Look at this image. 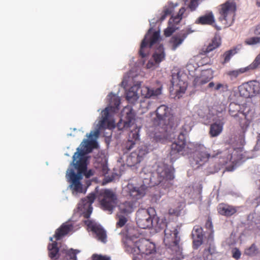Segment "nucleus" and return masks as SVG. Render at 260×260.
<instances>
[{
    "instance_id": "nucleus-1",
    "label": "nucleus",
    "mask_w": 260,
    "mask_h": 260,
    "mask_svg": "<svg viewBox=\"0 0 260 260\" xmlns=\"http://www.w3.org/2000/svg\"><path fill=\"white\" fill-rule=\"evenodd\" d=\"M95 198L100 203L101 208L111 213L118 203L116 193L111 189H104L97 191L95 194L92 192L86 198L82 199L78 204V209L82 212L84 218H88L92 211V204Z\"/></svg>"
},
{
    "instance_id": "nucleus-2",
    "label": "nucleus",
    "mask_w": 260,
    "mask_h": 260,
    "mask_svg": "<svg viewBox=\"0 0 260 260\" xmlns=\"http://www.w3.org/2000/svg\"><path fill=\"white\" fill-rule=\"evenodd\" d=\"M87 160L85 152L82 150L78 153H75L73 156V164L77 173L76 174L73 169H69L66 177L71 183V188L75 191L82 192V184L80 181L83 175L88 178L93 175L91 170H87Z\"/></svg>"
},
{
    "instance_id": "nucleus-3",
    "label": "nucleus",
    "mask_w": 260,
    "mask_h": 260,
    "mask_svg": "<svg viewBox=\"0 0 260 260\" xmlns=\"http://www.w3.org/2000/svg\"><path fill=\"white\" fill-rule=\"evenodd\" d=\"M174 168L162 164L158 166L155 170L148 174L149 178L142 177L145 180L144 182L151 187L161 184L169 187L171 185L169 181L174 179Z\"/></svg>"
},
{
    "instance_id": "nucleus-4",
    "label": "nucleus",
    "mask_w": 260,
    "mask_h": 260,
    "mask_svg": "<svg viewBox=\"0 0 260 260\" xmlns=\"http://www.w3.org/2000/svg\"><path fill=\"white\" fill-rule=\"evenodd\" d=\"M218 157L222 159L220 162L222 164H228L232 160V155L229 150L221 151L212 148H207L203 146H200L196 153L197 164L201 165L207 162L210 158Z\"/></svg>"
},
{
    "instance_id": "nucleus-5",
    "label": "nucleus",
    "mask_w": 260,
    "mask_h": 260,
    "mask_svg": "<svg viewBox=\"0 0 260 260\" xmlns=\"http://www.w3.org/2000/svg\"><path fill=\"white\" fill-rule=\"evenodd\" d=\"M156 117L154 118V123L156 125L155 129L159 131V134L155 136L156 139H160L162 134L167 131V126L173 120V116L170 109L165 105L159 106L155 111Z\"/></svg>"
},
{
    "instance_id": "nucleus-6",
    "label": "nucleus",
    "mask_w": 260,
    "mask_h": 260,
    "mask_svg": "<svg viewBox=\"0 0 260 260\" xmlns=\"http://www.w3.org/2000/svg\"><path fill=\"white\" fill-rule=\"evenodd\" d=\"M125 249L134 255L151 254L155 249V244L146 239H141L134 242L128 239L124 243Z\"/></svg>"
},
{
    "instance_id": "nucleus-7",
    "label": "nucleus",
    "mask_w": 260,
    "mask_h": 260,
    "mask_svg": "<svg viewBox=\"0 0 260 260\" xmlns=\"http://www.w3.org/2000/svg\"><path fill=\"white\" fill-rule=\"evenodd\" d=\"M178 226H172L170 224L166 225L165 230L164 243L168 249H170L173 254H178L180 252L179 242L180 237L178 236Z\"/></svg>"
},
{
    "instance_id": "nucleus-8",
    "label": "nucleus",
    "mask_w": 260,
    "mask_h": 260,
    "mask_svg": "<svg viewBox=\"0 0 260 260\" xmlns=\"http://www.w3.org/2000/svg\"><path fill=\"white\" fill-rule=\"evenodd\" d=\"M236 3L233 1H227L219 6V20L222 22L226 26H231L234 21V17L236 11Z\"/></svg>"
},
{
    "instance_id": "nucleus-9",
    "label": "nucleus",
    "mask_w": 260,
    "mask_h": 260,
    "mask_svg": "<svg viewBox=\"0 0 260 260\" xmlns=\"http://www.w3.org/2000/svg\"><path fill=\"white\" fill-rule=\"evenodd\" d=\"M143 178V183L140 185L134 183H128L126 185V191L129 198L134 201L141 199L146 194L148 187H151L144 182Z\"/></svg>"
},
{
    "instance_id": "nucleus-10",
    "label": "nucleus",
    "mask_w": 260,
    "mask_h": 260,
    "mask_svg": "<svg viewBox=\"0 0 260 260\" xmlns=\"http://www.w3.org/2000/svg\"><path fill=\"white\" fill-rule=\"evenodd\" d=\"M190 152L189 148L186 146V139H180L179 136L176 142L173 143L171 146L170 152V160L173 163L180 155H184Z\"/></svg>"
},
{
    "instance_id": "nucleus-11",
    "label": "nucleus",
    "mask_w": 260,
    "mask_h": 260,
    "mask_svg": "<svg viewBox=\"0 0 260 260\" xmlns=\"http://www.w3.org/2000/svg\"><path fill=\"white\" fill-rule=\"evenodd\" d=\"M150 30L151 29H150L146 34L140 45L139 53V55L142 58L146 57L149 54L150 48L157 43L160 38L159 32L155 31L150 38L148 39L149 37Z\"/></svg>"
},
{
    "instance_id": "nucleus-12",
    "label": "nucleus",
    "mask_w": 260,
    "mask_h": 260,
    "mask_svg": "<svg viewBox=\"0 0 260 260\" xmlns=\"http://www.w3.org/2000/svg\"><path fill=\"white\" fill-rule=\"evenodd\" d=\"M240 94L245 98L253 97L260 94V82L251 81L243 83L239 87Z\"/></svg>"
},
{
    "instance_id": "nucleus-13",
    "label": "nucleus",
    "mask_w": 260,
    "mask_h": 260,
    "mask_svg": "<svg viewBox=\"0 0 260 260\" xmlns=\"http://www.w3.org/2000/svg\"><path fill=\"white\" fill-rule=\"evenodd\" d=\"M186 75L182 73H173L172 75L171 84L172 88L177 95L185 93L187 83L185 81Z\"/></svg>"
},
{
    "instance_id": "nucleus-14",
    "label": "nucleus",
    "mask_w": 260,
    "mask_h": 260,
    "mask_svg": "<svg viewBox=\"0 0 260 260\" xmlns=\"http://www.w3.org/2000/svg\"><path fill=\"white\" fill-rule=\"evenodd\" d=\"M136 221L138 226L141 229L151 228L153 226V220L149 210L138 211L136 215Z\"/></svg>"
},
{
    "instance_id": "nucleus-15",
    "label": "nucleus",
    "mask_w": 260,
    "mask_h": 260,
    "mask_svg": "<svg viewBox=\"0 0 260 260\" xmlns=\"http://www.w3.org/2000/svg\"><path fill=\"white\" fill-rule=\"evenodd\" d=\"M99 133L100 132L96 130L94 132H91L89 134H87V137L91 139V140H84L80 145L81 148H78L77 149V151L76 153H78L82 150L85 152V155L86 153L90 152L92 149L96 148L98 143L95 140H92V139L93 137L97 138L99 136Z\"/></svg>"
},
{
    "instance_id": "nucleus-16",
    "label": "nucleus",
    "mask_w": 260,
    "mask_h": 260,
    "mask_svg": "<svg viewBox=\"0 0 260 260\" xmlns=\"http://www.w3.org/2000/svg\"><path fill=\"white\" fill-rule=\"evenodd\" d=\"M148 152L147 148L142 147L132 152L127 157L126 162L128 166L133 167L140 163L144 156Z\"/></svg>"
},
{
    "instance_id": "nucleus-17",
    "label": "nucleus",
    "mask_w": 260,
    "mask_h": 260,
    "mask_svg": "<svg viewBox=\"0 0 260 260\" xmlns=\"http://www.w3.org/2000/svg\"><path fill=\"white\" fill-rule=\"evenodd\" d=\"M102 118L99 121L98 126L99 131L100 129L105 128H112L114 127V122L112 120H109L110 112L109 108L107 107L102 112Z\"/></svg>"
},
{
    "instance_id": "nucleus-18",
    "label": "nucleus",
    "mask_w": 260,
    "mask_h": 260,
    "mask_svg": "<svg viewBox=\"0 0 260 260\" xmlns=\"http://www.w3.org/2000/svg\"><path fill=\"white\" fill-rule=\"evenodd\" d=\"M224 124V118L217 117L213 119V122L210 125L209 134L211 137H215L220 134Z\"/></svg>"
},
{
    "instance_id": "nucleus-19",
    "label": "nucleus",
    "mask_w": 260,
    "mask_h": 260,
    "mask_svg": "<svg viewBox=\"0 0 260 260\" xmlns=\"http://www.w3.org/2000/svg\"><path fill=\"white\" fill-rule=\"evenodd\" d=\"M88 228L96 235L98 240L105 243L106 241L107 235L105 231L100 225L93 222L90 220L86 221Z\"/></svg>"
},
{
    "instance_id": "nucleus-20",
    "label": "nucleus",
    "mask_w": 260,
    "mask_h": 260,
    "mask_svg": "<svg viewBox=\"0 0 260 260\" xmlns=\"http://www.w3.org/2000/svg\"><path fill=\"white\" fill-rule=\"evenodd\" d=\"M191 32V31L189 29H187L182 30L178 34L172 36L170 41V43L172 45V49L174 51L175 50Z\"/></svg>"
},
{
    "instance_id": "nucleus-21",
    "label": "nucleus",
    "mask_w": 260,
    "mask_h": 260,
    "mask_svg": "<svg viewBox=\"0 0 260 260\" xmlns=\"http://www.w3.org/2000/svg\"><path fill=\"white\" fill-rule=\"evenodd\" d=\"M229 112L232 116L237 118V120L239 122L241 128L243 131L246 130L252 121V117L249 115V114H246L243 112L238 113L236 114H233L231 110L229 111Z\"/></svg>"
},
{
    "instance_id": "nucleus-22",
    "label": "nucleus",
    "mask_w": 260,
    "mask_h": 260,
    "mask_svg": "<svg viewBox=\"0 0 260 260\" xmlns=\"http://www.w3.org/2000/svg\"><path fill=\"white\" fill-rule=\"evenodd\" d=\"M74 226L70 222H66L62 223L58 228L55 233L54 237L56 241L60 240L63 237L66 236L73 230Z\"/></svg>"
},
{
    "instance_id": "nucleus-23",
    "label": "nucleus",
    "mask_w": 260,
    "mask_h": 260,
    "mask_svg": "<svg viewBox=\"0 0 260 260\" xmlns=\"http://www.w3.org/2000/svg\"><path fill=\"white\" fill-rule=\"evenodd\" d=\"M192 235L193 238V246L194 249H198L203 243L204 234L203 229L199 225L194 226Z\"/></svg>"
},
{
    "instance_id": "nucleus-24",
    "label": "nucleus",
    "mask_w": 260,
    "mask_h": 260,
    "mask_svg": "<svg viewBox=\"0 0 260 260\" xmlns=\"http://www.w3.org/2000/svg\"><path fill=\"white\" fill-rule=\"evenodd\" d=\"M218 213L226 217H230L237 211V207L227 204L220 203L217 207Z\"/></svg>"
},
{
    "instance_id": "nucleus-25",
    "label": "nucleus",
    "mask_w": 260,
    "mask_h": 260,
    "mask_svg": "<svg viewBox=\"0 0 260 260\" xmlns=\"http://www.w3.org/2000/svg\"><path fill=\"white\" fill-rule=\"evenodd\" d=\"M139 129L137 127L132 131L129 134V138L126 142L124 144V148L127 150H131L136 144V141L139 140Z\"/></svg>"
},
{
    "instance_id": "nucleus-26",
    "label": "nucleus",
    "mask_w": 260,
    "mask_h": 260,
    "mask_svg": "<svg viewBox=\"0 0 260 260\" xmlns=\"http://www.w3.org/2000/svg\"><path fill=\"white\" fill-rule=\"evenodd\" d=\"M125 120L120 119L117 123V127L119 130L127 129L133 124L134 116L132 112L127 113Z\"/></svg>"
},
{
    "instance_id": "nucleus-27",
    "label": "nucleus",
    "mask_w": 260,
    "mask_h": 260,
    "mask_svg": "<svg viewBox=\"0 0 260 260\" xmlns=\"http://www.w3.org/2000/svg\"><path fill=\"white\" fill-rule=\"evenodd\" d=\"M193 126V122L191 117H187L185 118V122L182 125L178 136L180 139H186V136L191 130Z\"/></svg>"
},
{
    "instance_id": "nucleus-28",
    "label": "nucleus",
    "mask_w": 260,
    "mask_h": 260,
    "mask_svg": "<svg viewBox=\"0 0 260 260\" xmlns=\"http://www.w3.org/2000/svg\"><path fill=\"white\" fill-rule=\"evenodd\" d=\"M221 45V39L219 37H214L210 43L206 47L202 49L201 54H206L212 51L213 50L219 47Z\"/></svg>"
},
{
    "instance_id": "nucleus-29",
    "label": "nucleus",
    "mask_w": 260,
    "mask_h": 260,
    "mask_svg": "<svg viewBox=\"0 0 260 260\" xmlns=\"http://www.w3.org/2000/svg\"><path fill=\"white\" fill-rule=\"evenodd\" d=\"M48 256L51 260H57L59 257V248L56 241H53L48 245Z\"/></svg>"
},
{
    "instance_id": "nucleus-30",
    "label": "nucleus",
    "mask_w": 260,
    "mask_h": 260,
    "mask_svg": "<svg viewBox=\"0 0 260 260\" xmlns=\"http://www.w3.org/2000/svg\"><path fill=\"white\" fill-rule=\"evenodd\" d=\"M215 22L214 16L212 12L199 17L196 20V23L202 25H212Z\"/></svg>"
},
{
    "instance_id": "nucleus-31",
    "label": "nucleus",
    "mask_w": 260,
    "mask_h": 260,
    "mask_svg": "<svg viewBox=\"0 0 260 260\" xmlns=\"http://www.w3.org/2000/svg\"><path fill=\"white\" fill-rule=\"evenodd\" d=\"M152 58L153 61H155L156 63H158V64L165 59V53L164 48L162 45L158 46L157 50L153 53Z\"/></svg>"
},
{
    "instance_id": "nucleus-32",
    "label": "nucleus",
    "mask_w": 260,
    "mask_h": 260,
    "mask_svg": "<svg viewBox=\"0 0 260 260\" xmlns=\"http://www.w3.org/2000/svg\"><path fill=\"white\" fill-rule=\"evenodd\" d=\"M142 94L145 98H149L152 96H157L161 94V87L157 88L155 89H150L147 87H144L141 90Z\"/></svg>"
},
{
    "instance_id": "nucleus-33",
    "label": "nucleus",
    "mask_w": 260,
    "mask_h": 260,
    "mask_svg": "<svg viewBox=\"0 0 260 260\" xmlns=\"http://www.w3.org/2000/svg\"><path fill=\"white\" fill-rule=\"evenodd\" d=\"M248 72L246 67L241 68L238 69L230 70L226 73V75L231 80L237 78L241 74Z\"/></svg>"
},
{
    "instance_id": "nucleus-34",
    "label": "nucleus",
    "mask_w": 260,
    "mask_h": 260,
    "mask_svg": "<svg viewBox=\"0 0 260 260\" xmlns=\"http://www.w3.org/2000/svg\"><path fill=\"white\" fill-rule=\"evenodd\" d=\"M119 210L123 214L131 213L134 211V204L129 201L124 202L119 205Z\"/></svg>"
},
{
    "instance_id": "nucleus-35",
    "label": "nucleus",
    "mask_w": 260,
    "mask_h": 260,
    "mask_svg": "<svg viewBox=\"0 0 260 260\" xmlns=\"http://www.w3.org/2000/svg\"><path fill=\"white\" fill-rule=\"evenodd\" d=\"M237 48H234L230 50L225 51L221 57L222 58L223 60L221 62L222 64H225L229 62L231 58L237 53Z\"/></svg>"
},
{
    "instance_id": "nucleus-36",
    "label": "nucleus",
    "mask_w": 260,
    "mask_h": 260,
    "mask_svg": "<svg viewBox=\"0 0 260 260\" xmlns=\"http://www.w3.org/2000/svg\"><path fill=\"white\" fill-rule=\"evenodd\" d=\"M94 167L103 175L107 174L108 172V166L105 160L102 162H96L94 164Z\"/></svg>"
},
{
    "instance_id": "nucleus-37",
    "label": "nucleus",
    "mask_w": 260,
    "mask_h": 260,
    "mask_svg": "<svg viewBox=\"0 0 260 260\" xmlns=\"http://www.w3.org/2000/svg\"><path fill=\"white\" fill-rule=\"evenodd\" d=\"M200 76L203 80L204 84L209 82L213 77L212 71L211 70L203 71Z\"/></svg>"
},
{
    "instance_id": "nucleus-38",
    "label": "nucleus",
    "mask_w": 260,
    "mask_h": 260,
    "mask_svg": "<svg viewBox=\"0 0 260 260\" xmlns=\"http://www.w3.org/2000/svg\"><path fill=\"white\" fill-rule=\"evenodd\" d=\"M246 68L248 72H251L260 68V56L257 55L253 62Z\"/></svg>"
},
{
    "instance_id": "nucleus-39",
    "label": "nucleus",
    "mask_w": 260,
    "mask_h": 260,
    "mask_svg": "<svg viewBox=\"0 0 260 260\" xmlns=\"http://www.w3.org/2000/svg\"><path fill=\"white\" fill-rule=\"evenodd\" d=\"M64 253L66 254L63 260H77L76 254L79 252L76 250L72 249L69 250H64Z\"/></svg>"
},
{
    "instance_id": "nucleus-40",
    "label": "nucleus",
    "mask_w": 260,
    "mask_h": 260,
    "mask_svg": "<svg viewBox=\"0 0 260 260\" xmlns=\"http://www.w3.org/2000/svg\"><path fill=\"white\" fill-rule=\"evenodd\" d=\"M258 253V249L255 244H252L250 247L245 249L244 253L246 255L253 256Z\"/></svg>"
},
{
    "instance_id": "nucleus-41",
    "label": "nucleus",
    "mask_w": 260,
    "mask_h": 260,
    "mask_svg": "<svg viewBox=\"0 0 260 260\" xmlns=\"http://www.w3.org/2000/svg\"><path fill=\"white\" fill-rule=\"evenodd\" d=\"M185 11V9L184 7H182L180 8L178 14L176 16H173L172 15L171 18L169 20V23H178L182 19V15L184 13Z\"/></svg>"
},
{
    "instance_id": "nucleus-42",
    "label": "nucleus",
    "mask_w": 260,
    "mask_h": 260,
    "mask_svg": "<svg viewBox=\"0 0 260 260\" xmlns=\"http://www.w3.org/2000/svg\"><path fill=\"white\" fill-rule=\"evenodd\" d=\"M110 104L111 106L108 107L109 108V110L112 108L118 109V107L120 104L119 98L115 95L113 96L110 100Z\"/></svg>"
},
{
    "instance_id": "nucleus-43",
    "label": "nucleus",
    "mask_w": 260,
    "mask_h": 260,
    "mask_svg": "<svg viewBox=\"0 0 260 260\" xmlns=\"http://www.w3.org/2000/svg\"><path fill=\"white\" fill-rule=\"evenodd\" d=\"M174 10V7L173 6L169 7L168 8H166L164 9L161 16H160L159 20L160 21H162L164 20L166 18L169 16L172 15V13L173 12Z\"/></svg>"
},
{
    "instance_id": "nucleus-44",
    "label": "nucleus",
    "mask_w": 260,
    "mask_h": 260,
    "mask_svg": "<svg viewBox=\"0 0 260 260\" xmlns=\"http://www.w3.org/2000/svg\"><path fill=\"white\" fill-rule=\"evenodd\" d=\"M229 86L226 83H217L214 87V90L220 92H224L228 90Z\"/></svg>"
},
{
    "instance_id": "nucleus-45",
    "label": "nucleus",
    "mask_w": 260,
    "mask_h": 260,
    "mask_svg": "<svg viewBox=\"0 0 260 260\" xmlns=\"http://www.w3.org/2000/svg\"><path fill=\"white\" fill-rule=\"evenodd\" d=\"M245 44L248 45H254L260 44V37H253L246 40Z\"/></svg>"
},
{
    "instance_id": "nucleus-46",
    "label": "nucleus",
    "mask_w": 260,
    "mask_h": 260,
    "mask_svg": "<svg viewBox=\"0 0 260 260\" xmlns=\"http://www.w3.org/2000/svg\"><path fill=\"white\" fill-rule=\"evenodd\" d=\"M205 228L210 230V237H211L212 238L214 231L213 229V224L211 218L209 217L207 220L206 221V222L205 223Z\"/></svg>"
},
{
    "instance_id": "nucleus-47",
    "label": "nucleus",
    "mask_w": 260,
    "mask_h": 260,
    "mask_svg": "<svg viewBox=\"0 0 260 260\" xmlns=\"http://www.w3.org/2000/svg\"><path fill=\"white\" fill-rule=\"evenodd\" d=\"M92 260H111V257L108 255L94 254L91 257Z\"/></svg>"
},
{
    "instance_id": "nucleus-48",
    "label": "nucleus",
    "mask_w": 260,
    "mask_h": 260,
    "mask_svg": "<svg viewBox=\"0 0 260 260\" xmlns=\"http://www.w3.org/2000/svg\"><path fill=\"white\" fill-rule=\"evenodd\" d=\"M127 220L126 217H125L123 216H121L119 218V220L116 223V226L118 228H121L123 226L126 222H127Z\"/></svg>"
},
{
    "instance_id": "nucleus-49",
    "label": "nucleus",
    "mask_w": 260,
    "mask_h": 260,
    "mask_svg": "<svg viewBox=\"0 0 260 260\" xmlns=\"http://www.w3.org/2000/svg\"><path fill=\"white\" fill-rule=\"evenodd\" d=\"M199 5L198 0H190L188 7L191 11H194Z\"/></svg>"
},
{
    "instance_id": "nucleus-50",
    "label": "nucleus",
    "mask_w": 260,
    "mask_h": 260,
    "mask_svg": "<svg viewBox=\"0 0 260 260\" xmlns=\"http://www.w3.org/2000/svg\"><path fill=\"white\" fill-rule=\"evenodd\" d=\"M203 80L201 78L200 76L196 77L193 81V85L194 86L197 87L200 85H204Z\"/></svg>"
},
{
    "instance_id": "nucleus-51",
    "label": "nucleus",
    "mask_w": 260,
    "mask_h": 260,
    "mask_svg": "<svg viewBox=\"0 0 260 260\" xmlns=\"http://www.w3.org/2000/svg\"><path fill=\"white\" fill-rule=\"evenodd\" d=\"M175 31V28L173 26H168L164 30V35L166 37H170L172 35V34Z\"/></svg>"
},
{
    "instance_id": "nucleus-52",
    "label": "nucleus",
    "mask_w": 260,
    "mask_h": 260,
    "mask_svg": "<svg viewBox=\"0 0 260 260\" xmlns=\"http://www.w3.org/2000/svg\"><path fill=\"white\" fill-rule=\"evenodd\" d=\"M180 209L178 208H172L169 209L168 213L170 215L178 216L180 214Z\"/></svg>"
},
{
    "instance_id": "nucleus-53",
    "label": "nucleus",
    "mask_w": 260,
    "mask_h": 260,
    "mask_svg": "<svg viewBox=\"0 0 260 260\" xmlns=\"http://www.w3.org/2000/svg\"><path fill=\"white\" fill-rule=\"evenodd\" d=\"M158 63H156L155 61L153 60H149L146 64V68L149 69H154L158 67Z\"/></svg>"
},
{
    "instance_id": "nucleus-54",
    "label": "nucleus",
    "mask_w": 260,
    "mask_h": 260,
    "mask_svg": "<svg viewBox=\"0 0 260 260\" xmlns=\"http://www.w3.org/2000/svg\"><path fill=\"white\" fill-rule=\"evenodd\" d=\"M148 171V169L147 168H144L143 169L142 171L140 172V177L143 180V176H144L145 178H149V177L148 176V174L149 173H152V172H147Z\"/></svg>"
},
{
    "instance_id": "nucleus-55",
    "label": "nucleus",
    "mask_w": 260,
    "mask_h": 260,
    "mask_svg": "<svg viewBox=\"0 0 260 260\" xmlns=\"http://www.w3.org/2000/svg\"><path fill=\"white\" fill-rule=\"evenodd\" d=\"M241 252L238 249L235 248L233 250V257L234 258H235L236 259L240 258V257L241 256Z\"/></svg>"
},
{
    "instance_id": "nucleus-56",
    "label": "nucleus",
    "mask_w": 260,
    "mask_h": 260,
    "mask_svg": "<svg viewBox=\"0 0 260 260\" xmlns=\"http://www.w3.org/2000/svg\"><path fill=\"white\" fill-rule=\"evenodd\" d=\"M186 69L189 72H193L197 69V66H194L193 63L189 62L186 65Z\"/></svg>"
},
{
    "instance_id": "nucleus-57",
    "label": "nucleus",
    "mask_w": 260,
    "mask_h": 260,
    "mask_svg": "<svg viewBox=\"0 0 260 260\" xmlns=\"http://www.w3.org/2000/svg\"><path fill=\"white\" fill-rule=\"evenodd\" d=\"M253 33L255 35H260V23L255 26Z\"/></svg>"
},
{
    "instance_id": "nucleus-58",
    "label": "nucleus",
    "mask_w": 260,
    "mask_h": 260,
    "mask_svg": "<svg viewBox=\"0 0 260 260\" xmlns=\"http://www.w3.org/2000/svg\"><path fill=\"white\" fill-rule=\"evenodd\" d=\"M135 95V92H131L129 91V93L127 94V99H129L130 98H132L133 96Z\"/></svg>"
},
{
    "instance_id": "nucleus-59",
    "label": "nucleus",
    "mask_w": 260,
    "mask_h": 260,
    "mask_svg": "<svg viewBox=\"0 0 260 260\" xmlns=\"http://www.w3.org/2000/svg\"><path fill=\"white\" fill-rule=\"evenodd\" d=\"M215 86V83L213 82H210L208 85V87L209 88L214 87Z\"/></svg>"
},
{
    "instance_id": "nucleus-60",
    "label": "nucleus",
    "mask_w": 260,
    "mask_h": 260,
    "mask_svg": "<svg viewBox=\"0 0 260 260\" xmlns=\"http://www.w3.org/2000/svg\"><path fill=\"white\" fill-rule=\"evenodd\" d=\"M257 203L258 205H260V188L259 189L258 196L256 197V199Z\"/></svg>"
},
{
    "instance_id": "nucleus-61",
    "label": "nucleus",
    "mask_w": 260,
    "mask_h": 260,
    "mask_svg": "<svg viewBox=\"0 0 260 260\" xmlns=\"http://www.w3.org/2000/svg\"><path fill=\"white\" fill-rule=\"evenodd\" d=\"M257 5L258 7H260V0H257Z\"/></svg>"
},
{
    "instance_id": "nucleus-62",
    "label": "nucleus",
    "mask_w": 260,
    "mask_h": 260,
    "mask_svg": "<svg viewBox=\"0 0 260 260\" xmlns=\"http://www.w3.org/2000/svg\"><path fill=\"white\" fill-rule=\"evenodd\" d=\"M50 241H53V238L52 237H50Z\"/></svg>"
},
{
    "instance_id": "nucleus-63",
    "label": "nucleus",
    "mask_w": 260,
    "mask_h": 260,
    "mask_svg": "<svg viewBox=\"0 0 260 260\" xmlns=\"http://www.w3.org/2000/svg\"><path fill=\"white\" fill-rule=\"evenodd\" d=\"M133 260H137V258L136 257L134 258H133Z\"/></svg>"
}]
</instances>
